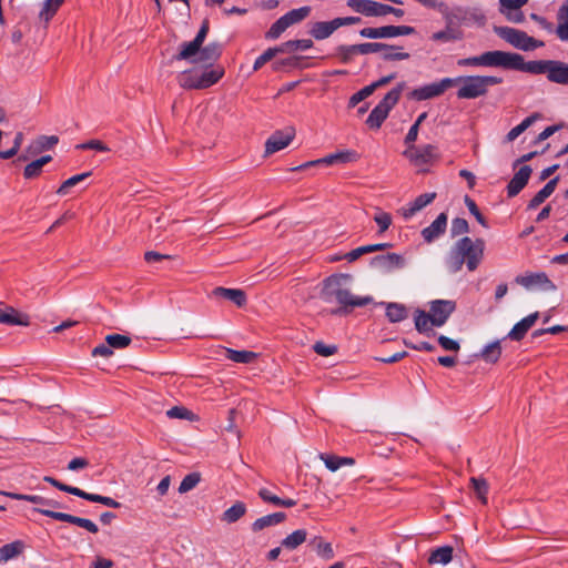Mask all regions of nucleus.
I'll list each match as a JSON object with an SVG mask.
<instances>
[{"instance_id": "nucleus-1", "label": "nucleus", "mask_w": 568, "mask_h": 568, "mask_svg": "<svg viewBox=\"0 0 568 568\" xmlns=\"http://www.w3.org/2000/svg\"><path fill=\"white\" fill-rule=\"evenodd\" d=\"M352 281L353 277L349 274H338L327 277L324 281L322 292L324 298L326 301L334 298L345 312L371 304L373 302L372 296H359L352 292L349 287Z\"/></svg>"}, {"instance_id": "nucleus-2", "label": "nucleus", "mask_w": 568, "mask_h": 568, "mask_svg": "<svg viewBox=\"0 0 568 568\" xmlns=\"http://www.w3.org/2000/svg\"><path fill=\"white\" fill-rule=\"evenodd\" d=\"M484 247L485 243L481 239L473 241L470 237L465 236L458 240L452 247L447 258L448 270L456 273L466 263L470 272L475 271L483 258Z\"/></svg>"}, {"instance_id": "nucleus-3", "label": "nucleus", "mask_w": 568, "mask_h": 568, "mask_svg": "<svg viewBox=\"0 0 568 568\" xmlns=\"http://www.w3.org/2000/svg\"><path fill=\"white\" fill-rule=\"evenodd\" d=\"M224 74V69L216 67L209 70L190 69L178 75V83L183 89L201 90L215 84Z\"/></svg>"}, {"instance_id": "nucleus-4", "label": "nucleus", "mask_w": 568, "mask_h": 568, "mask_svg": "<svg viewBox=\"0 0 568 568\" xmlns=\"http://www.w3.org/2000/svg\"><path fill=\"white\" fill-rule=\"evenodd\" d=\"M460 84L457 91L459 99H476L487 93L488 88L501 83V79L489 75H468L453 79Z\"/></svg>"}, {"instance_id": "nucleus-5", "label": "nucleus", "mask_w": 568, "mask_h": 568, "mask_svg": "<svg viewBox=\"0 0 568 568\" xmlns=\"http://www.w3.org/2000/svg\"><path fill=\"white\" fill-rule=\"evenodd\" d=\"M406 84L405 82L398 83L395 88H393L383 100L372 110L368 115L366 123L371 129H379L385 119L388 116L389 111L396 105L398 102L402 92L404 91Z\"/></svg>"}, {"instance_id": "nucleus-6", "label": "nucleus", "mask_w": 568, "mask_h": 568, "mask_svg": "<svg viewBox=\"0 0 568 568\" xmlns=\"http://www.w3.org/2000/svg\"><path fill=\"white\" fill-rule=\"evenodd\" d=\"M495 32L513 47L524 51L534 50L544 45L542 41L536 40L532 37H529L526 32L518 29L509 27H496Z\"/></svg>"}, {"instance_id": "nucleus-7", "label": "nucleus", "mask_w": 568, "mask_h": 568, "mask_svg": "<svg viewBox=\"0 0 568 568\" xmlns=\"http://www.w3.org/2000/svg\"><path fill=\"white\" fill-rule=\"evenodd\" d=\"M44 481L51 484L53 487L58 488L61 491L74 495L77 497L83 498L85 500L92 501V503H99L110 508H120L121 504L116 501L115 499L98 494H91L87 493L78 487L69 486L63 483H60L53 477L45 476L43 478Z\"/></svg>"}, {"instance_id": "nucleus-8", "label": "nucleus", "mask_w": 568, "mask_h": 568, "mask_svg": "<svg viewBox=\"0 0 568 568\" xmlns=\"http://www.w3.org/2000/svg\"><path fill=\"white\" fill-rule=\"evenodd\" d=\"M403 155L407 158L413 165L420 168L423 171H425V169H423L425 165L433 164L439 159L438 149L434 144L422 146L409 145L403 152Z\"/></svg>"}, {"instance_id": "nucleus-9", "label": "nucleus", "mask_w": 568, "mask_h": 568, "mask_svg": "<svg viewBox=\"0 0 568 568\" xmlns=\"http://www.w3.org/2000/svg\"><path fill=\"white\" fill-rule=\"evenodd\" d=\"M361 21L358 17L335 18L331 21H317L312 23L308 33L315 40L329 38L337 29L344 26L356 24Z\"/></svg>"}, {"instance_id": "nucleus-10", "label": "nucleus", "mask_w": 568, "mask_h": 568, "mask_svg": "<svg viewBox=\"0 0 568 568\" xmlns=\"http://www.w3.org/2000/svg\"><path fill=\"white\" fill-rule=\"evenodd\" d=\"M454 85H456V81H453L452 78H444L438 82H433L424 87L414 89L408 94V98L416 101L433 99L442 95L447 89Z\"/></svg>"}, {"instance_id": "nucleus-11", "label": "nucleus", "mask_w": 568, "mask_h": 568, "mask_svg": "<svg viewBox=\"0 0 568 568\" xmlns=\"http://www.w3.org/2000/svg\"><path fill=\"white\" fill-rule=\"evenodd\" d=\"M415 32V29L409 26H384L379 28H364L359 34L368 39H387L400 36H409Z\"/></svg>"}, {"instance_id": "nucleus-12", "label": "nucleus", "mask_w": 568, "mask_h": 568, "mask_svg": "<svg viewBox=\"0 0 568 568\" xmlns=\"http://www.w3.org/2000/svg\"><path fill=\"white\" fill-rule=\"evenodd\" d=\"M209 32V21L204 20L196 37L190 41L181 44L180 52L175 55L176 60H191L197 53L200 54L202 44Z\"/></svg>"}, {"instance_id": "nucleus-13", "label": "nucleus", "mask_w": 568, "mask_h": 568, "mask_svg": "<svg viewBox=\"0 0 568 568\" xmlns=\"http://www.w3.org/2000/svg\"><path fill=\"white\" fill-rule=\"evenodd\" d=\"M481 60L483 67H498L515 70L518 58L517 53L496 50L484 52Z\"/></svg>"}, {"instance_id": "nucleus-14", "label": "nucleus", "mask_w": 568, "mask_h": 568, "mask_svg": "<svg viewBox=\"0 0 568 568\" xmlns=\"http://www.w3.org/2000/svg\"><path fill=\"white\" fill-rule=\"evenodd\" d=\"M456 304L449 300H436L430 303L429 315L433 318V325L443 326L452 313L455 311Z\"/></svg>"}, {"instance_id": "nucleus-15", "label": "nucleus", "mask_w": 568, "mask_h": 568, "mask_svg": "<svg viewBox=\"0 0 568 568\" xmlns=\"http://www.w3.org/2000/svg\"><path fill=\"white\" fill-rule=\"evenodd\" d=\"M295 129L287 128L284 131L274 132L265 142V155H271L285 149L294 139Z\"/></svg>"}, {"instance_id": "nucleus-16", "label": "nucleus", "mask_w": 568, "mask_h": 568, "mask_svg": "<svg viewBox=\"0 0 568 568\" xmlns=\"http://www.w3.org/2000/svg\"><path fill=\"white\" fill-rule=\"evenodd\" d=\"M347 6L367 17H383L386 10L384 3L373 0H347Z\"/></svg>"}, {"instance_id": "nucleus-17", "label": "nucleus", "mask_w": 568, "mask_h": 568, "mask_svg": "<svg viewBox=\"0 0 568 568\" xmlns=\"http://www.w3.org/2000/svg\"><path fill=\"white\" fill-rule=\"evenodd\" d=\"M516 283L524 286L527 290H531L534 287H541L547 291L556 290L555 284L548 278L545 273H531L527 275H521L516 277Z\"/></svg>"}, {"instance_id": "nucleus-18", "label": "nucleus", "mask_w": 568, "mask_h": 568, "mask_svg": "<svg viewBox=\"0 0 568 568\" xmlns=\"http://www.w3.org/2000/svg\"><path fill=\"white\" fill-rule=\"evenodd\" d=\"M372 265L383 272H393L405 266V258L400 254L388 253L375 256L372 260Z\"/></svg>"}, {"instance_id": "nucleus-19", "label": "nucleus", "mask_w": 568, "mask_h": 568, "mask_svg": "<svg viewBox=\"0 0 568 568\" xmlns=\"http://www.w3.org/2000/svg\"><path fill=\"white\" fill-rule=\"evenodd\" d=\"M515 70L528 72L531 74H546L548 77L552 60H536L525 62L524 58L517 53Z\"/></svg>"}, {"instance_id": "nucleus-20", "label": "nucleus", "mask_w": 568, "mask_h": 568, "mask_svg": "<svg viewBox=\"0 0 568 568\" xmlns=\"http://www.w3.org/2000/svg\"><path fill=\"white\" fill-rule=\"evenodd\" d=\"M0 323L4 325L29 326L30 317L28 314L21 313L12 306L0 308Z\"/></svg>"}, {"instance_id": "nucleus-21", "label": "nucleus", "mask_w": 568, "mask_h": 568, "mask_svg": "<svg viewBox=\"0 0 568 568\" xmlns=\"http://www.w3.org/2000/svg\"><path fill=\"white\" fill-rule=\"evenodd\" d=\"M531 172L532 170L529 165H524L515 173L507 185V193L509 197L516 196L527 185Z\"/></svg>"}, {"instance_id": "nucleus-22", "label": "nucleus", "mask_w": 568, "mask_h": 568, "mask_svg": "<svg viewBox=\"0 0 568 568\" xmlns=\"http://www.w3.org/2000/svg\"><path fill=\"white\" fill-rule=\"evenodd\" d=\"M539 318V313L535 312L524 317L521 321L516 323L508 333L507 337L511 341H520L527 334V332L535 325Z\"/></svg>"}, {"instance_id": "nucleus-23", "label": "nucleus", "mask_w": 568, "mask_h": 568, "mask_svg": "<svg viewBox=\"0 0 568 568\" xmlns=\"http://www.w3.org/2000/svg\"><path fill=\"white\" fill-rule=\"evenodd\" d=\"M212 296L229 300L239 307L246 304V294L240 288H226L219 286L212 291Z\"/></svg>"}, {"instance_id": "nucleus-24", "label": "nucleus", "mask_w": 568, "mask_h": 568, "mask_svg": "<svg viewBox=\"0 0 568 568\" xmlns=\"http://www.w3.org/2000/svg\"><path fill=\"white\" fill-rule=\"evenodd\" d=\"M436 197V193H424L417 196L412 203L402 207L400 213L405 219H410L417 212L430 204Z\"/></svg>"}, {"instance_id": "nucleus-25", "label": "nucleus", "mask_w": 568, "mask_h": 568, "mask_svg": "<svg viewBox=\"0 0 568 568\" xmlns=\"http://www.w3.org/2000/svg\"><path fill=\"white\" fill-rule=\"evenodd\" d=\"M447 226V215L440 213L437 219L422 231V235L426 242H432L443 234Z\"/></svg>"}, {"instance_id": "nucleus-26", "label": "nucleus", "mask_w": 568, "mask_h": 568, "mask_svg": "<svg viewBox=\"0 0 568 568\" xmlns=\"http://www.w3.org/2000/svg\"><path fill=\"white\" fill-rule=\"evenodd\" d=\"M547 79L558 84H568V64L552 60Z\"/></svg>"}, {"instance_id": "nucleus-27", "label": "nucleus", "mask_w": 568, "mask_h": 568, "mask_svg": "<svg viewBox=\"0 0 568 568\" xmlns=\"http://www.w3.org/2000/svg\"><path fill=\"white\" fill-rule=\"evenodd\" d=\"M286 519V514L278 511L257 518L252 524V530L254 532L261 531L267 527L278 525Z\"/></svg>"}, {"instance_id": "nucleus-28", "label": "nucleus", "mask_w": 568, "mask_h": 568, "mask_svg": "<svg viewBox=\"0 0 568 568\" xmlns=\"http://www.w3.org/2000/svg\"><path fill=\"white\" fill-rule=\"evenodd\" d=\"M358 160V154L352 150H344L333 154H328L322 158V162L324 165H333L337 163H348L355 162Z\"/></svg>"}, {"instance_id": "nucleus-29", "label": "nucleus", "mask_w": 568, "mask_h": 568, "mask_svg": "<svg viewBox=\"0 0 568 568\" xmlns=\"http://www.w3.org/2000/svg\"><path fill=\"white\" fill-rule=\"evenodd\" d=\"M558 26L556 34L561 41H568V0L565 1L557 12Z\"/></svg>"}, {"instance_id": "nucleus-30", "label": "nucleus", "mask_w": 568, "mask_h": 568, "mask_svg": "<svg viewBox=\"0 0 568 568\" xmlns=\"http://www.w3.org/2000/svg\"><path fill=\"white\" fill-rule=\"evenodd\" d=\"M247 511L246 505L243 501H236L230 508L223 511L222 521L226 524H234L240 520Z\"/></svg>"}, {"instance_id": "nucleus-31", "label": "nucleus", "mask_w": 568, "mask_h": 568, "mask_svg": "<svg viewBox=\"0 0 568 568\" xmlns=\"http://www.w3.org/2000/svg\"><path fill=\"white\" fill-rule=\"evenodd\" d=\"M24 545L20 540H16L10 544H6L0 547V564L7 562L18 557L23 551Z\"/></svg>"}, {"instance_id": "nucleus-32", "label": "nucleus", "mask_w": 568, "mask_h": 568, "mask_svg": "<svg viewBox=\"0 0 568 568\" xmlns=\"http://www.w3.org/2000/svg\"><path fill=\"white\" fill-rule=\"evenodd\" d=\"M320 458H321V460L324 462L325 466L331 471H336L342 466H352L355 463V460L351 457H338V456L327 455V454H321Z\"/></svg>"}, {"instance_id": "nucleus-33", "label": "nucleus", "mask_w": 568, "mask_h": 568, "mask_svg": "<svg viewBox=\"0 0 568 568\" xmlns=\"http://www.w3.org/2000/svg\"><path fill=\"white\" fill-rule=\"evenodd\" d=\"M463 38V32L458 28L447 26L444 30L433 33L432 40L436 42H453Z\"/></svg>"}, {"instance_id": "nucleus-34", "label": "nucleus", "mask_w": 568, "mask_h": 568, "mask_svg": "<svg viewBox=\"0 0 568 568\" xmlns=\"http://www.w3.org/2000/svg\"><path fill=\"white\" fill-rule=\"evenodd\" d=\"M34 510L55 520L65 521L69 524L77 525L79 527H81L82 525V517L73 516L67 513L53 511L50 509L36 508Z\"/></svg>"}, {"instance_id": "nucleus-35", "label": "nucleus", "mask_w": 568, "mask_h": 568, "mask_svg": "<svg viewBox=\"0 0 568 568\" xmlns=\"http://www.w3.org/2000/svg\"><path fill=\"white\" fill-rule=\"evenodd\" d=\"M453 559V548L450 546H444L432 551L428 562L430 565L442 564L447 565Z\"/></svg>"}, {"instance_id": "nucleus-36", "label": "nucleus", "mask_w": 568, "mask_h": 568, "mask_svg": "<svg viewBox=\"0 0 568 568\" xmlns=\"http://www.w3.org/2000/svg\"><path fill=\"white\" fill-rule=\"evenodd\" d=\"M415 328L420 334H428L432 331L433 325V318L430 317L429 313H426L425 311L417 310L415 312Z\"/></svg>"}, {"instance_id": "nucleus-37", "label": "nucleus", "mask_w": 568, "mask_h": 568, "mask_svg": "<svg viewBox=\"0 0 568 568\" xmlns=\"http://www.w3.org/2000/svg\"><path fill=\"white\" fill-rule=\"evenodd\" d=\"M386 316L389 322L398 323L407 318L408 312L403 304L388 303L386 306Z\"/></svg>"}, {"instance_id": "nucleus-38", "label": "nucleus", "mask_w": 568, "mask_h": 568, "mask_svg": "<svg viewBox=\"0 0 568 568\" xmlns=\"http://www.w3.org/2000/svg\"><path fill=\"white\" fill-rule=\"evenodd\" d=\"M306 538H307L306 530L297 529V530L293 531L292 534H290L288 536H286L282 540V546L288 550H294L298 546H301L303 542H305Z\"/></svg>"}, {"instance_id": "nucleus-39", "label": "nucleus", "mask_w": 568, "mask_h": 568, "mask_svg": "<svg viewBox=\"0 0 568 568\" xmlns=\"http://www.w3.org/2000/svg\"><path fill=\"white\" fill-rule=\"evenodd\" d=\"M357 44H341L335 48L334 57L338 58L343 63H349L355 55L359 54Z\"/></svg>"}, {"instance_id": "nucleus-40", "label": "nucleus", "mask_w": 568, "mask_h": 568, "mask_svg": "<svg viewBox=\"0 0 568 568\" xmlns=\"http://www.w3.org/2000/svg\"><path fill=\"white\" fill-rule=\"evenodd\" d=\"M501 355V345L499 341L489 343L480 353V358L487 363H497Z\"/></svg>"}, {"instance_id": "nucleus-41", "label": "nucleus", "mask_w": 568, "mask_h": 568, "mask_svg": "<svg viewBox=\"0 0 568 568\" xmlns=\"http://www.w3.org/2000/svg\"><path fill=\"white\" fill-rule=\"evenodd\" d=\"M540 115L538 113H534L523 120L521 123L513 128L506 135L507 142L515 141L523 132H525L536 120H538Z\"/></svg>"}, {"instance_id": "nucleus-42", "label": "nucleus", "mask_w": 568, "mask_h": 568, "mask_svg": "<svg viewBox=\"0 0 568 568\" xmlns=\"http://www.w3.org/2000/svg\"><path fill=\"white\" fill-rule=\"evenodd\" d=\"M226 358L242 364L252 363L256 358V354L251 351H235L232 348H224Z\"/></svg>"}, {"instance_id": "nucleus-43", "label": "nucleus", "mask_w": 568, "mask_h": 568, "mask_svg": "<svg viewBox=\"0 0 568 568\" xmlns=\"http://www.w3.org/2000/svg\"><path fill=\"white\" fill-rule=\"evenodd\" d=\"M311 544L315 546L316 554L321 558L325 560L334 558L335 554L332 545L329 542L324 541L322 537H314Z\"/></svg>"}, {"instance_id": "nucleus-44", "label": "nucleus", "mask_w": 568, "mask_h": 568, "mask_svg": "<svg viewBox=\"0 0 568 568\" xmlns=\"http://www.w3.org/2000/svg\"><path fill=\"white\" fill-rule=\"evenodd\" d=\"M221 45L217 42H212L204 48H201L197 60L201 62L215 61L221 55Z\"/></svg>"}, {"instance_id": "nucleus-45", "label": "nucleus", "mask_w": 568, "mask_h": 568, "mask_svg": "<svg viewBox=\"0 0 568 568\" xmlns=\"http://www.w3.org/2000/svg\"><path fill=\"white\" fill-rule=\"evenodd\" d=\"M310 13H311V7L305 6V7H301L298 9H293V10L288 11L287 13H285L283 17L285 18L288 26L291 27V26L300 23L301 21L306 19L310 16Z\"/></svg>"}, {"instance_id": "nucleus-46", "label": "nucleus", "mask_w": 568, "mask_h": 568, "mask_svg": "<svg viewBox=\"0 0 568 568\" xmlns=\"http://www.w3.org/2000/svg\"><path fill=\"white\" fill-rule=\"evenodd\" d=\"M313 47V41L310 39L290 40L282 44L281 52H294L297 50H307Z\"/></svg>"}, {"instance_id": "nucleus-47", "label": "nucleus", "mask_w": 568, "mask_h": 568, "mask_svg": "<svg viewBox=\"0 0 568 568\" xmlns=\"http://www.w3.org/2000/svg\"><path fill=\"white\" fill-rule=\"evenodd\" d=\"M0 495H3L11 499L26 500V501H30V503L39 504V505L49 504L48 499L43 498L42 496H38V495H24V494H18V493L4 491V490H0Z\"/></svg>"}, {"instance_id": "nucleus-48", "label": "nucleus", "mask_w": 568, "mask_h": 568, "mask_svg": "<svg viewBox=\"0 0 568 568\" xmlns=\"http://www.w3.org/2000/svg\"><path fill=\"white\" fill-rule=\"evenodd\" d=\"M90 175L91 172H85L71 176L61 184V186L57 190V194L61 196L67 195L71 187L75 186L78 183L82 182Z\"/></svg>"}, {"instance_id": "nucleus-49", "label": "nucleus", "mask_w": 568, "mask_h": 568, "mask_svg": "<svg viewBox=\"0 0 568 568\" xmlns=\"http://www.w3.org/2000/svg\"><path fill=\"white\" fill-rule=\"evenodd\" d=\"M470 484L479 500L487 504L488 483L483 478L471 477Z\"/></svg>"}, {"instance_id": "nucleus-50", "label": "nucleus", "mask_w": 568, "mask_h": 568, "mask_svg": "<svg viewBox=\"0 0 568 568\" xmlns=\"http://www.w3.org/2000/svg\"><path fill=\"white\" fill-rule=\"evenodd\" d=\"M358 45V51H359V54H369V53H376V52H379V51H383V50H393L394 47L393 45H388L386 43H381V42H366V43H359L357 44Z\"/></svg>"}, {"instance_id": "nucleus-51", "label": "nucleus", "mask_w": 568, "mask_h": 568, "mask_svg": "<svg viewBox=\"0 0 568 568\" xmlns=\"http://www.w3.org/2000/svg\"><path fill=\"white\" fill-rule=\"evenodd\" d=\"M201 481V475L199 473H191L186 475L179 486V493L185 494L195 488Z\"/></svg>"}, {"instance_id": "nucleus-52", "label": "nucleus", "mask_w": 568, "mask_h": 568, "mask_svg": "<svg viewBox=\"0 0 568 568\" xmlns=\"http://www.w3.org/2000/svg\"><path fill=\"white\" fill-rule=\"evenodd\" d=\"M374 221L378 225V233L382 234L389 229V226L392 225L393 219L389 213L384 212L381 209H377L376 213L374 215Z\"/></svg>"}, {"instance_id": "nucleus-53", "label": "nucleus", "mask_w": 568, "mask_h": 568, "mask_svg": "<svg viewBox=\"0 0 568 568\" xmlns=\"http://www.w3.org/2000/svg\"><path fill=\"white\" fill-rule=\"evenodd\" d=\"M287 28H290V26L285 18L282 16L271 26L265 37L272 40L277 39Z\"/></svg>"}, {"instance_id": "nucleus-54", "label": "nucleus", "mask_w": 568, "mask_h": 568, "mask_svg": "<svg viewBox=\"0 0 568 568\" xmlns=\"http://www.w3.org/2000/svg\"><path fill=\"white\" fill-rule=\"evenodd\" d=\"M105 342L112 347V348H125L130 345L131 338L125 335L121 334H110L106 335Z\"/></svg>"}, {"instance_id": "nucleus-55", "label": "nucleus", "mask_w": 568, "mask_h": 568, "mask_svg": "<svg viewBox=\"0 0 568 568\" xmlns=\"http://www.w3.org/2000/svg\"><path fill=\"white\" fill-rule=\"evenodd\" d=\"M374 92V87H372L371 84L369 85H366L364 87L363 89H361L359 91H357L356 93H354L351 99H349V102H348V105L351 108H354L355 105H357L361 101L365 100L366 98H368L371 94H373Z\"/></svg>"}, {"instance_id": "nucleus-56", "label": "nucleus", "mask_w": 568, "mask_h": 568, "mask_svg": "<svg viewBox=\"0 0 568 568\" xmlns=\"http://www.w3.org/2000/svg\"><path fill=\"white\" fill-rule=\"evenodd\" d=\"M469 225L465 219L456 217L452 222L450 232L453 236L468 233Z\"/></svg>"}, {"instance_id": "nucleus-57", "label": "nucleus", "mask_w": 568, "mask_h": 568, "mask_svg": "<svg viewBox=\"0 0 568 568\" xmlns=\"http://www.w3.org/2000/svg\"><path fill=\"white\" fill-rule=\"evenodd\" d=\"M277 52H281L280 48L267 49L255 60L253 69L258 70L260 68H262L266 62L272 60Z\"/></svg>"}, {"instance_id": "nucleus-58", "label": "nucleus", "mask_w": 568, "mask_h": 568, "mask_svg": "<svg viewBox=\"0 0 568 568\" xmlns=\"http://www.w3.org/2000/svg\"><path fill=\"white\" fill-rule=\"evenodd\" d=\"M528 0H499V11L508 12L509 10H519L521 7L526 6Z\"/></svg>"}, {"instance_id": "nucleus-59", "label": "nucleus", "mask_w": 568, "mask_h": 568, "mask_svg": "<svg viewBox=\"0 0 568 568\" xmlns=\"http://www.w3.org/2000/svg\"><path fill=\"white\" fill-rule=\"evenodd\" d=\"M465 203L469 210V212L475 216V219L477 220L478 223H480L484 227H487L488 224H487V221L486 219L484 217V215L479 212L476 203L469 197V196H466L465 197Z\"/></svg>"}, {"instance_id": "nucleus-60", "label": "nucleus", "mask_w": 568, "mask_h": 568, "mask_svg": "<svg viewBox=\"0 0 568 568\" xmlns=\"http://www.w3.org/2000/svg\"><path fill=\"white\" fill-rule=\"evenodd\" d=\"M192 413L182 406H174L166 412L169 418L190 419Z\"/></svg>"}, {"instance_id": "nucleus-61", "label": "nucleus", "mask_w": 568, "mask_h": 568, "mask_svg": "<svg viewBox=\"0 0 568 568\" xmlns=\"http://www.w3.org/2000/svg\"><path fill=\"white\" fill-rule=\"evenodd\" d=\"M313 349L316 354L324 357L331 356L337 352V347L335 345H326L323 342H316Z\"/></svg>"}, {"instance_id": "nucleus-62", "label": "nucleus", "mask_w": 568, "mask_h": 568, "mask_svg": "<svg viewBox=\"0 0 568 568\" xmlns=\"http://www.w3.org/2000/svg\"><path fill=\"white\" fill-rule=\"evenodd\" d=\"M77 149H81V150L92 149V150H95V151H99V152H108V151H110L108 145L104 144L103 142H101L100 140H90V141L85 142V143L78 144Z\"/></svg>"}, {"instance_id": "nucleus-63", "label": "nucleus", "mask_w": 568, "mask_h": 568, "mask_svg": "<svg viewBox=\"0 0 568 568\" xmlns=\"http://www.w3.org/2000/svg\"><path fill=\"white\" fill-rule=\"evenodd\" d=\"M41 171L42 166L34 160L24 168L23 175L26 179H33L39 176Z\"/></svg>"}, {"instance_id": "nucleus-64", "label": "nucleus", "mask_w": 568, "mask_h": 568, "mask_svg": "<svg viewBox=\"0 0 568 568\" xmlns=\"http://www.w3.org/2000/svg\"><path fill=\"white\" fill-rule=\"evenodd\" d=\"M438 343L439 345L446 349V351H453V352H457L459 349V344L458 342L445 336V335H440L438 337Z\"/></svg>"}]
</instances>
